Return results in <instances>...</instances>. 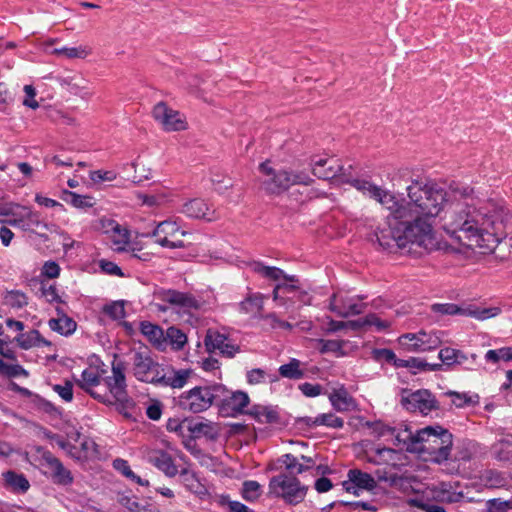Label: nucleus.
<instances>
[{
    "label": "nucleus",
    "instance_id": "nucleus-42",
    "mask_svg": "<svg viewBox=\"0 0 512 512\" xmlns=\"http://www.w3.org/2000/svg\"><path fill=\"white\" fill-rule=\"evenodd\" d=\"M446 395L452 397V403L457 408H465L468 406H474L479 403L478 394L469 395L468 393H460L456 391H448Z\"/></svg>",
    "mask_w": 512,
    "mask_h": 512
},
{
    "label": "nucleus",
    "instance_id": "nucleus-12",
    "mask_svg": "<svg viewBox=\"0 0 512 512\" xmlns=\"http://www.w3.org/2000/svg\"><path fill=\"white\" fill-rule=\"evenodd\" d=\"M260 424H270L284 428L289 424L287 418L280 415L277 406L255 404L247 411Z\"/></svg>",
    "mask_w": 512,
    "mask_h": 512
},
{
    "label": "nucleus",
    "instance_id": "nucleus-31",
    "mask_svg": "<svg viewBox=\"0 0 512 512\" xmlns=\"http://www.w3.org/2000/svg\"><path fill=\"white\" fill-rule=\"evenodd\" d=\"M152 463L168 477H174L178 473L172 456L166 451H159L152 459Z\"/></svg>",
    "mask_w": 512,
    "mask_h": 512
},
{
    "label": "nucleus",
    "instance_id": "nucleus-54",
    "mask_svg": "<svg viewBox=\"0 0 512 512\" xmlns=\"http://www.w3.org/2000/svg\"><path fill=\"white\" fill-rule=\"evenodd\" d=\"M486 512H508L512 510V499L492 498L486 501Z\"/></svg>",
    "mask_w": 512,
    "mask_h": 512
},
{
    "label": "nucleus",
    "instance_id": "nucleus-14",
    "mask_svg": "<svg viewBox=\"0 0 512 512\" xmlns=\"http://www.w3.org/2000/svg\"><path fill=\"white\" fill-rule=\"evenodd\" d=\"M312 166L313 174L323 180L336 179L337 173L343 169V165L334 158L312 159Z\"/></svg>",
    "mask_w": 512,
    "mask_h": 512
},
{
    "label": "nucleus",
    "instance_id": "nucleus-43",
    "mask_svg": "<svg viewBox=\"0 0 512 512\" xmlns=\"http://www.w3.org/2000/svg\"><path fill=\"white\" fill-rule=\"evenodd\" d=\"M501 313L499 307L480 308L475 305H468L466 307L465 316L473 317L477 320H486L495 317Z\"/></svg>",
    "mask_w": 512,
    "mask_h": 512
},
{
    "label": "nucleus",
    "instance_id": "nucleus-34",
    "mask_svg": "<svg viewBox=\"0 0 512 512\" xmlns=\"http://www.w3.org/2000/svg\"><path fill=\"white\" fill-rule=\"evenodd\" d=\"M276 462L285 466V469L289 472L288 476H296L310 470V466H304L299 463L298 458L291 453L283 454Z\"/></svg>",
    "mask_w": 512,
    "mask_h": 512
},
{
    "label": "nucleus",
    "instance_id": "nucleus-21",
    "mask_svg": "<svg viewBox=\"0 0 512 512\" xmlns=\"http://www.w3.org/2000/svg\"><path fill=\"white\" fill-rule=\"evenodd\" d=\"M434 498L441 503H458L464 498L462 491H456L451 482H440L433 490Z\"/></svg>",
    "mask_w": 512,
    "mask_h": 512
},
{
    "label": "nucleus",
    "instance_id": "nucleus-17",
    "mask_svg": "<svg viewBox=\"0 0 512 512\" xmlns=\"http://www.w3.org/2000/svg\"><path fill=\"white\" fill-rule=\"evenodd\" d=\"M3 485L6 489L16 494H24L30 488V482L23 473L8 470L2 473Z\"/></svg>",
    "mask_w": 512,
    "mask_h": 512
},
{
    "label": "nucleus",
    "instance_id": "nucleus-23",
    "mask_svg": "<svg viewBox=\"0 0 512 512\" xmlns=\"http://www.w3.org/2000/svg\"><path fill=\"white\" fill-rule=\"evenodd\" d=\"M297 289L298 286L296 284L277 283L273 289V300L287 308L295 305L296 301L291 296L297 292Z\"/></svg>",
    "mask_w": 512,
    "mask_h": 512
},
{
    "label": "nucleus",
    "instance_id": "nucleus-20",
    "mask_svg": "<svg viewBox=\"0 0 512 512\" xmlns=\"http://www.w3.org/2000/svg\"><path fill=\"white\" fill-rule=\"evenodd\" d=\"M375 200L380 202L385 208L389 211L386 217H396V211L409 212V206L407 203L400 202L396 199V197L388 191L382 190L379 187V193H374L373 197Z\"/></svg>",
    "mask_w": 512,
    "mask_h": 512
},
{
    "label": "nucleus",
    "instance_id": "nucleus-6",
    "mask_svg": "<svg viewBox=\"0 0 512 512\" xmlns=\"http://www.w3.org/2000/svg\"><path fill=\"white\" fill-rule=\"evenodd\" d=\"M308 486L302 485L296 476L279 474L273 476L268 484V496L282 498L289 505L301 503L307 494Z\"/></svg>",
    "mask_w": 512,
    "mask_h": 512
},
{
    "label": "nucleus",
    "instance_id": "nucleus-63",
    "mask_svg": "<svg viewBox=\"0 0 512 512\" xmlns=\"http://www.w3.org/2000/svg\"><path fill=\"white\" fill-rule=\"evenodd\" d=\"M113 468L120 472L129 480L135 478V473L131 470L127 460H124L122 458H116L115 460H113Z\"/></svg>",
    "mask_w": 512,
    "mask_h": 512
},
{
    "label": "nucleus",
    "instance_id": "nucleus-45",
    "mask_svg": "<svg viewBox=\"0 0 512 512\" xmlns=\"http://www.w3.org/2000/svg\"><path fill=\"white\" fill-rule=\"evenodd\" d=\"M439 359L446 366H452L455 364L461 365V361L465 359L464 352L458 349L445 347L439 351Z\"/></svg>",
    "mask_w": 512,
    "mask_h": 512
},
{
    "label": "nucleus",
    "instance_id": "nucleus-52",
    "mask_svg": "<svg viewBox=\"0 0 512 512\" xmlns=\"http://www.w3.org/2000/svg\"><path fill=\"white\" fill-rule=\"evenodd\" d=\"M25 211L22 221L26 222V229L33 227L47 229V224L41 219L39 212L32 211L30 208H25Z\"/></svg>",
    "mask_w": 512,
    "mask_h": 512
},
{
    "label": "nucleus",
    "instance_id": "nucleus-38",
    "mask_svg": "<svg viewBox=\"0 0 512 512\" xmlns=\"http://www.w3.org/2000/svg\"><path fill=\"white\" fill-rule=\"evenodd\" d=\"M371 356L373 360L378 363L386 362L395 368H401V363L403 359L397 358L394 351L388 348H374L371 351Z\"/></svg>",
    "mask_w": 512,
    "mask_h": 512
},
{
    "label": "nucleus",
    "instance_id": "nucleus-51",
    "mask_svg": "<svg viewBox=\"0 0 512 512\" xmlns=\"http://www.w3.org/2000/svg\"><path fill=\"white\" fill-rule=\"evenodd\" d=\"M103 313L109 316L112 320H120L125 318L126 311L124 308V301H113L103 306Z\"/></svg>",
    "mask_w": 512,
    "mask_h": 512
},
{
    "label": "nucleus",
    "instance_id": "nucleus-24",
    "mask_svg": "<svg viewBox=\"0 0 512 512\" xmlns=\"http://www.w3.org/2000/svg\"><path fill=\"white\" fill-rule=\"evenodd\" d=\"M60 199L72 207L80 210H85L95 205V200L92 196L81 195L68 189H63L61 191Z\"/></svg>",
    "mask_w": 512,
    "mask_h": 512
},
{
    "label": "nucleus",
    "instance_id": "nucleus-18",
    "mask_svg": "<svg viewBox=\"0 0 512 512\" xmlns=\"http://www.w3.org/2000/svg\"><path fill=\"white\" fill-rule=\"evenodd\" d=\"M12 341L16 342L18 347L23 350H29L32 347L52 346V342L44 338L37 329H32L26 333H20Z\"/></svg>",
    "mask_w": 512,
    "mask_h": 512
},
{
    "label": "nucleus",
    "instance_id": "nucleus-19",
    "mask_svg": "<svg viewBox=\"0 0 512 512\" xmlns=\"http://www.w3.org/2000/svg\"><path fill=\"white\" fill-rule=\"evenodd\" d=\"M375 200L380 202L385 208L389 211L386 217H396V211L409 212V206L407 203L400 202L396 199V197L388 191L382 190L379 187V193H374L373 197Z\"/></svg>",
    "mask_w": 512,
    "mask_h": 512
},
{
    "label": "nucleus",
    "instance_id": "nucleus-26",
    "mask_svg": "<svg viewBox=\"0 0 512 512\" xmlns=\"http://www.w3.org/2000/svg\"><path fill=\"white\" fill-rule=\"evenodd\" d=\"M140 332L158 349L162 348L166 342L164 330L157 324L141 321Z\"/></svg>",
    "mask_w": 512,
    "mask_h": 512
},
{
    "label": "nucleus",
    "instance_id": "nucleus-47",
    "mask_svg": "<svg viewBox=\"0 0 512 512\" xmlns=\"http://www.w3.org/2000/svg\"><path fill=\"white\" fill-rule=\"evenodd\" d=\"M75 383L83 391L98 386L101 383V376L89 369H84L81 373V379H75Z\"/></svg>",
    "mask_w": 512,
    "mask_h": 512
},
{
    "label": "nucleus",
    "instance_id": "nucleus-13",
    "mask_svg": "<svg viewBox=\"0 0 512 512\" xmlns=\"http://www.w3.org/2000/svg\"><path fill=\"white\" fill-rule=\"evenodd\" d=\"M156 297L163 302L180 307L184 310H198L200 308L199 301L195 298V296L188 292L161 288L156 293Z\"/></svg>",
    "mask_w": 512,
    "mask_h": 512
},
{
    "label": "nucleus",
    "instance_id": "nucleus-35",
    "mask_svg": "<svg viewBox=\"0 0 512 512\" xmlns=\"http://www.w3.org/2000/svg\"><path fill=\"white\" fill-rule=\"evenodd\" d=\"M250 267L255 273L273 281L280 280L284 275V271L281 268L276 266H266L261 261H253L250 264Z\"/></svg>",
    "mask_w": 512,
    "mask_h": 512
},
{
    "label": "nucleus",
    "instance_id": "nucleus-7",
    "mask_svg": "<svg viewBox=\"0 0 512 512\" xmlns=\"http://www.w3.org/2000/svg\"><path fill=\"white\" fill-rule=\"evenodd\" d=\"M131 364V373L140 382L158 385L156 379L161 375L160 364L151 356L148 347L130 349L127 353Z\"/></svg>",
    "mask_w": 512,
    "mask_h": 512
},
{
    "label": "nucleus",
    "instance_id": "nucleus-44",
    "mask_svg": "<svg viewBox=\"0 0 512 512\" xmlns=\"http://www.w3.org/2000/svg\"><path fill=\"white\" fill-rule=\"evenodd\" d=\"M262 494V486L255 480H246L242 483L241 496L247 502H255Z\"/></svg>",
    "mask_w": 512,
    "mask_h": 512
},
{
    "label": "nucleus",
    "instance_id": "nucleus-57",
    "mask_svg": "<svg viewBox=\"0 0 512 512\" xmlns=\"http://www.w3.org/2000/svg\"><path fill=\"white\" fill-rule=\"evenodd\" d=\"M117 177V173L113 170H93L89 172V178L93 183H100L104 181H114Z\"/></svg>",
    "mask_w": 512,
    "mask_h": 512
},
{
    "label": "nucleus",
    "instance_id": "nucleus-16",
    "mask_svg": "<svg viewBox=\"0 0 512 512\" xmlns=\"http://www.w3.org/2000/svg\"><path fill=\"white\" fill-rule=\"evenodd\" d=\"M332 407L338 412L352 411L357 408L356 400L349 394L344 385L329 394Z\"/></svg>",
    "mask_w": 512,
    "mask_h": 512
},
{
    "label": "nucleus",
    "instance_id": "nucleus-32",
    "mask_svg": "<svg viewBox=\"0 0 512 512\" xmlns=\"http://www.w3.org/2000/svg\"><path fill=\"white\" fill-rule=\"evenodd\" d=\"M174 376L167 377L165 374H161L156 381L160 386H169L171 388H183L189 378L190 370L179 369L173 370Z\"/></svg>",
    "mask_w": 512,
    "mask_h": 512
},
{
    "label": "nucleus",
    "instance_id": "nucleus-5",
    "mask_svg": "<svg viewBox=\"0 0 512 512\" xmlns=\"http://www.w3.org/2000/svg\"><path fill=\"white\" fill-rule=\"evenodd\" d=\"M225 391V385L212 382L182 392L178 397L173 398V402L180 410L198 414L208 410L212 405H216L218 398L223 396Z\"/></svg>",
    "mask_w": 512,
    "mask_h": 512
},
{
    "label": "nucleus",
    "instance_id": "nucleus-15",
    "mask_svg": "<svg viewBox=\"0 0 512 512\" xmlns=\"http://www.w3.org/2000/svg\"><path fill=\"white\" fill-rule=\"evenodd\" d=\"M262 186L268 194H282L291 187L289 171L284 169L276 170L268 179L262 182Z\"/></svg>",
    "mask_w": 512,
    "mask_h": 512
},
{
    "label": "nucleus",
    "instance_id": "nucleus-3",
    "mask_svg": "<svg viewBox=\"0 0 512 512\" xmlns=\"http://www.w3.org/2000/svg\"><path fill=\"white\" fill-rule=\"evenodd\" d=\"M409 213L411 218L416 219L418 226H423L426 240L434 247V235L432 224L429 219L438 216L447 201V192L445 189L438 187L436 184L422 185L418 181H414L407 187Z\"/></svg>",
    "mask_w": 512,
    "mask_h": 512
},
{
    "label": "nucleus",
    "instance_id": "nucleus-40",
    "mask_svg": "<svg viewBox=\"0 0 512 512\" xmlns=\"http://www.w3.org/2000/svg\"><path fill=\"white\" fill-rule=\"evenodd\" d=\"M127 363L119 359L118 354L113 355L112 361V377L115 385L124 386L127 389L125 370Z\"/></svg>",
    "mask_w": 512,
    "mask_h": 512
},
{
    "label": "nucleus",
    "instance_id": "nucleus-30",
    "mask_svg": "<svg viewBox=\"0 0 512 512\" xmlns=\"http://www.w3.org/2000/svg\"><path fill=\"white\" fill-rule=\"evenodd\" d=\"M48 325L52 331L65 337L72 335L77 328L76 321L69 316H65V318H51L48 321Z\"/></svg>",
    "mask_w": 512,
    "mask_h": 512
},
{
    "label": "nucleus",
    "instance_id": "nucleus-8",
    "mask_svg": "<svg viewBox=\"0 0 512 512\" xmlns=\"http://www.w3.org/2000/svg\"><path fill=\"white\" fill-rule=\"evenodd\" d=\"M40 466L46 468L42 470V474L51 480V482L58 486H70L74 482V477L69 469H67L60 459L47 450L43 446L35 448Z\"/></svg>",
    "mask_w": 512,
    "mask_h": 512
},
{
    "label": "nucleus",
    "instance_id": "nucleus-10",
    "mask_svg": "<svg viewBox=\"0 0 512 512\" xmlns=\"http://www.w3.org/2000/svg\"><path fill=\"white\" fill-rule=\"evenodd\" d=\"M249 395L241 390L235 392L226 391L223 392V396L218 398L216 406L218 408V414L221 417H237L240 414H247L248 410L245 408L249 405Z\"/></svg>",
    "mask_w": 512,
    "mask_h": 512
},
{
    "label": "nucleus",
    "instance_id": "nucleus-58",
    "mask_svg": "<svg viewBox=\"0 0 512 512\" xmlns=\"http://www.w3.org/2000/svg\"><path fill=\"white\" fill-rule=\"evenodd\" d=\"M117 501L120 505L125 507L130 512H143V506L135 500L132 496L126 495L124 493H119Z\"/></svg>",
    "mask_w": 512,
    "mask_h": 512
},
{
    "label": "nucleus",
    "instance_id": "nucleus-49",
    "mask_svg": "<svg viewBox=\"0 0 512 512\" xmlns=\"http://www.w3.org/2000/svg\"><path fill=\"white\" fill-rule=\"evenodd\" d=\"M165 338L169 339L173 349L177 351L183 349L184 345L187 343L186 334L175 326H171L167 329Z\"/></svg>",
    "mask_w": 512,
    "mask_h": 512
},
{
    "label": "nucleus",
    "instance_id": "nucleus-36",
    "mask_svg": "<svg viewBox=\"0 0 512 512\" xmlns=\"http://www.w3.org/2000/svg\"><path fill=\"white\" fill-rule=\"evenodd\" d=\"M301 362L296 358H291L290 361L286 364H283L279 367V374L283 378L299 380L304 378L305 372L300 368Z\"/></svg>",
    "mask_w": 512,
    "mask_h": 512
},
{
    "label": "nucleus",
    "instance_id": "nucleus-4",
    "mask_svg": "<svg viewBox=\"0 0 512 512\" xmlns=\"http://www.w3.org/2000/svg\"><path fill=\"white\" fill-rule=\"evenodd\" d=\"M409 451L427 452L435 455L437 462L447 461L453 446V434L443 426L429 425L410 434Z\"/></svg>",
    "mask_w": 512,
    "mask_h": 512
},
{
    "label": "nucleus",
    "instance_id": "nucleus-25",
    "mask_svg": "<svg viewBox=\"0 0 512 512\" xmlns=\"http://www.w3.org/2000/svg\"><path fill=\"white\" fill-rule=\"evenodd\" d=\"M427 337L425 331L418 333H406L398 338V343L401 348L407 352H425L423 338Z\"/></svg>",
    "mask_w": 512,
    "mask_h": 512
},
{
    "label": "nucleus",
    "instance_id": "nucleus-61",
    "mask_svg": "<svg viewBox=\"0 0 512 512\" xmlns=\"http://www.w3.org/2000/svg\"><path fill=\"white\" fill-rule=\"evenodd\" d=\"M99 267L104 274L125 277V273L122 271L121 267L112 261L101 259L99 260Z\"/></svg>",
    "mask_w": 512,
    "mask_h": 512
},
{
    "label": "nucleus",
    "instance_id": "nucleus-48",
    "mask_svg": "<svg viewBox=\"0 0 512 512\" xmlns=\"http://www.w3.org/2000/svg\"><path fill=\"white\" fill-rule=\"evenodd\" d=\"M431 311L441 315L465 316L466 307H461L455 303H435L431 305Z\"/></svg>",
    "mask_w": 512,
    "mask_h": 512
},
{
    "label": "nucleus",
    "instance_id": "nucleus-64",
    "mask_svg": "<svg viewBox=\"0 0 512 512\" xmlns=\"http://www.w3.org/2000/svg\"><path fill=\"white\" fill-rule=\"evenodd\" d=\"M395 431V427L389 426L381 420H375L372 434L379 439L387 434L393 435Z\"/></svg>",
    "mask_w": 512,
    "mask_h": 512
},
{
    "label": "nucleus",
    "instance_id": "nucleus-39",
    "mask_svg": "<svg viewBox=\"0 0 512 512\" xmlns=\"http://www.w3.org/2000/svg\"><path fill=\"white\" fill-rule=\"evenodd\" d=\"M228 337L218 331L208 330L204 338V344L208 353H213L215 350H220L226 343Z\"/></svg>",
    "mask_w": 512,
    "mask_h": 512
},
{
    "label": "nucleus",
    "instance_id": "nucleus-41",
    "mask_svg": "<svg viewBox=\"0 0 512 512\" xmlns=\"http://www.w3.org/2000/svg\"><path fill=\"white\" fill-rule=\"evenodd\" d=\"M5 303L13 309H22L28 305V297L21 290H8L3 297Z\"/></svg>",
    "mask_w": 512,
    "mask_h": 512
},
{
    "label": "nucleus",
    "instance_id": "nucleus-33",
    "mask_svg": "<svg viewBox=\"0 0 512 512\" xmlns=\"http://www.w3.org/2000/svg\"><path fill=\"white\" fill-rule=\"evenodd\" d=\"M113 405L116 406V410L119 414L123 415L126 419H132L133 416L129 410L136 406L135 401L128 394L127 389L123 390L120 394L113 397Z\"/></svg>",
    "mask_w": 512,
    "mask_h": 512
},
{
    "label": "nucleus",
    "instance_id": "nucleus-62",
    "mask_svg": "<svg viewBox=\"0 0 512 512\" xmlns=\"http://www.w3.org/2000/svg\"><path fill=\"white\" fill-rule=\"evenodd\" d=\"M60 266L56 261L49 260L46 261L41 269L42 276L48 279H54L59 277L60 275Z\"/></svg>",
    "mask_w": 512,
    "mask_h": 512
},
{
    "label": "nucleus",
    "instance_id": "nucleus-1",
    "mask_svg": "<svg viewBox=\"0 0 512 512\" xmlns=\"http://www.w3.org/2000/svg\"><path fill=\"white\" fill-rule=\"evenodd\" d=\"M509 211L493 203L476 208L469 204H457L444 230L453 241L469 248H480L481 253H492L502 239Z\"/></svg>",
    "mask_w": 512,
    "mask_h": 512
},
{
    "label": "nucleus",
    "instance_id": "nucleus-50",
    "mask_svg": "<svg viewBox=\"0 0 512 512\" xmlns=\"http://www.w3.org/2000/svg\"><path fill=\"white\" fill-rule=\"evenodd\" d=\"M317 426H326L329 428L340 429L344 426V420L333 413H322L315 417Z\"/></svg>",
    "mask_w": 512,
    "mask_h": 512
},
{
    "label": "nucleus",
    "instance_id": "nucleus-28",
    "mask_svg": "<svg viewBox=\"0 0 512 512\" xmlns=\"http://www.w3.org/2000/svg\"><path fill=\"white\" fill-rule=\"evenodd\" d=\"M182 212L190 218L211 220L208 217L209 206L201 198H194L184 203Z\"/></svg>",
    "mask_w": 512,
    "mask_h": 512
},
{
    "label": "nucleus",
    "instance_id": "nucleus-29",
    "mask_svg": "<svg viewBox=\"0 0 512 512\" xmlns=\"http://www.w3.org/2000/svg\"><path fill=\"white\" fill-rule=\"evenodd\" d=\"M347 478L362 490L373 491L377 487V482L371 474L357 468L350 469Z\"/></svg>",
    "mask_w": 512,
    "mask_h": 512
},
{
    "label": "nucleus",
    "instance_id": "nucleus-22",
    "mask_svg": "<svg viewBox=\"0 0 512 512\" xmlns=\"http://www.w3.org/2000/svg\"><path fill=\"white\" fill-rule=\"evenodd\" d=\"M180 478L184 486L191 492L200 497L201 499L209 495L207 487L201 482L199 476L184 468L180 472Z\"/></svg>",
    "mask_w": 512,
    "mask_h": 512
},
{
    "label": "nucleus",
    "instance_id": "nucleus-9",
    "mask_svg": "<svg viewBox=\"0 0 512 512\" xmlns=\"http://www.w3.org/2000/svg\"><path fill=\"white\" fill-rule=\"evenodd\" d=\"M401 406L410 413L419 412L427 416L432 411L440 409V403L429 389L412 391L408 388L401 390Z\"/></svg>",
    "mask_w": 512,
    "mask_h": 512
},
{
    "label": "nucleus",
    "instance_id": "nucleus-46",
    "mask_svg": "<svg viewBox=\"0 0 512 512\" xmlns=\"http://www.w3.org/2000/svg\"><path fill=\"white\" fill-rule=\"evenodd\" d=\"M0 375L7 378L28 377L29 372L20 364H9L0 358Z\"/></svg>",
    "mask_w": 512,
    "mask_h": 512
},
{
    "label": "nucleus",
    "instance_id": "nucleus-2",
    "mask_svg": "<svg viewBox=\"0 0 512 512\" xmlns=\"http://www.w3.org/2000/svg\"><path fill=\"white\" fill-rule=\"evenodd\" d=\"M396 214V217H386L387 227L378 228L374 233L377 243L383 250L392 252L394 249L407 248V252L411 253L414 246L426 251L433 249L425 238L423 226L416 225L417 220L411 218L409 212L398 210Z\"/></svg>",
    "mask_w": 512,
    "mask_h": 512
},
{
    "label": "nucleus",
    "instance_id": "nucleus-59",
    "mask_svg": "<svg viewBox=\"0 0 512 512\" xmlns=\"http://www.w3.org/2000/svg\"><path fill=\"white\" fill-rule=\"evenodd\" d=\"M474 456V443L472 441L463 443L461 447L457 448L455 460L462 462H469Z\"/></svg>",
    "mask_w": 512,
    "mask_h": 512
},
{
    "label": "nucleus",
    "instance_id": "nucleus-27",
    "mask_svg": "<svg viewBox=\"0 0 512 512\" xmlns=\"http://www.w3.org/2000/svg\"><path fill=\"white\" fill-rule=\"evenodd\" d=\"M187 429L197 439L204 436L208 440L215 441L219 437V432L212 422H195L191 418Z\"/></svg>",
    "mask_w": 512,
    "mask_h": 512
},
{
    "label": "nucleus",
    "instance_id": "nucleus-53",
    "mask_svg": "<svg viewBox=\"0 0 512 512\" xmlns=\"http://www.w3.org/2000/svg\"><path fill=\"white\" fill-rule=\"evenodd\" d=\"M376 482L388 483L390 487L397 486L403 482V477L397 473H389L386 469H377L374 472Z\"/></svg>",
    "mask_w": 512,
    "mask_h": 512
},
{
    "label": "nucleus",
    "instance_id": "nucleus-55",
    "mask_svg": "<svg viewBox=\"0 0 512 512\" xmlns=\"http://www.w3.org/2000/svg\"><path fill=\"white\" fill-rule=\"evenodd\" d=\"M318 343L320 344L319 352L321 354H326L330 352L340 353V355L344 354L342 351L344 341L319 339Z\"/></svg>",
    "mask_w": 512,
    "mask_h": 512
},
{
    "label": "nucleus",
    "instance_id": "nucleus-60",
    "mask_svg": "<svg viewBox=\"0 0 512 512\" xmlns=\"http://www.w3.org/2000/svg\"><path fill=\"white\" fill-rule=\"evenodd\" d=\"M52 389L65 401L71 402L73 400V383L70 380H65L64 385L55 384Z\"/></svg>",
    "mask_w": 512,
    "mask_h": 512
},
{
    "label": "nucleus",
    "instance_id": "nucleus-37",
    "mask_svg": "<svg viewBox=\"0 0 512 512\" xmlns=\"http://www.w3.org/2000/svg\"><path fill=\"white\" fill-rule=\"evenodd\" d=\"M263 299L264 296L261 293L248 294L247 297L239 303L240 312L248 314L254 311H262Z\"/></svg>",
    "mask_w": 512,
    "mask_h": 512
},
{
    "label": "nucleus",
    "instance_id": "nucleus-56",
    "mask_svg": "<svg viewBox=\"0 0 512 512\" xmlns=\"http://www.w3.org/2000/svg\"><path fill=\"white\" fill-rule=\"evenodd\" d=\"M350 185L357 190L362 191L364 194L367 193L371 198L373 197L374 193H379V186L371 183L368 180L354 178Z\"/></svg>",
    "mask_w": 512,
    "mask_h": 512
},
{
    "label": "nucleus",
    "instance_id": "nucleus-11",
    "mask_svg": "<svg viewBox=\"0 0 512 512\" xmlns=\"http://www.w3.org/2000/svg\"><path fill=\"white\" fill-rule=\"evenodd\" d=\"M155 121L162 125L167 132L182 131L187 128L185 120L180 113L170 107L164 101L158 102L152 110Z\"/></svg>",
    "mask_w": 512,
    "mask_h": 512
}]
</instances>
